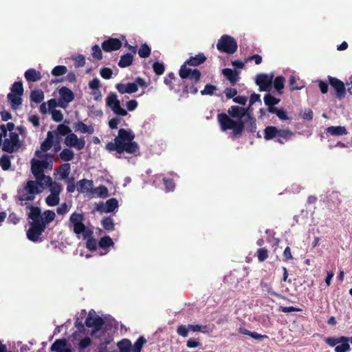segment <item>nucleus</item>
Here are the masks:
<instances>
[{"mask_svg": "<svg viewBox=\"0 0 352 352\" xmlns=\"http://www.w3.org/2000/svg\"><path fill=\"white\" fill-rule=\"evenodd\" d=\"M349 342V338L341 336L340 338L329 337L326 339V342L331 346H334L340 342Z\"/></svg>", "mask_w": 352, "mask_h": 352, "instance_id": "41", "label": "nucleus"}, {"mask_svg": "<svg viewBox=\"0 0 352 352\" xmlns=\"http://www.w3.org/2000/svg\"><path fill=\"white\" fill-rule=\"evenodd\" d=\"M58 94L60 98L59 100V107L63 109H66L68 106V104L74 100V92L67 87H63L59 89Z\"/></svg>", "mask_w": 352, "mask_h": 352, "instance_id": "13", "label": "nucleus"}, {"mask_svg": "<svg viewBox=\"0 0 352 352\" xmlns=\"http://www.w3.org/2000/svg\"><path fill=\"white\" fill-rule=\"evenodd\" d=\"M2 151L8 153L17 152L21 147L19 134L16 132L9 133V138H5L2 142Z\"/></svg>", "mask_w": 352, "mask_h": 352, "instance_id": "9", "label": "nucleus"}, {"mask_svg": "<svg viewBox=\"0 0 352 352\" xmlns=\"http://www.w3.org/2000/svg\"><path fill=\"white\" fill-rule=\"evenodd\" d=\"M162 180L166 192H171L174 190L175 184L173 179L163 177Z\"/></svg>", "mask_w": 352, "mask_h": 352, "instance_id": "49", "label": "nucleus"}, {"mask_svg": "<svg viewBox=\"0 0 352 352\" xmlns=\"http://www.w3.org/2000/svg\"><path fill=\"white\" fill-rule=\"evenodd\" d=\"M84 220L85 217L82 213L75 212L70 215L69 223L72 226L73 231L76 234H82L84 239H87L86 248L90 251H95L98 247L97 241L91 236L93 231L85 226Z\"/></svg>", "mask_w": 352, "mask_h": 352, "instance_id": "3", "label": "nucleus"}, {"mask_svg": "<svg viewBox=\"0 0 352 352\" xmlns=\"http://www.w3.org/2000/svg\"><path fill=\"white\" fill-rule=\"evenodd\" d=\"M113 245L114 243L109 236H104L102 237L98 242L99 247L102 249H107V248L113 246Z\"/></svg>", "mask_w": 352, "mask_h": 352, "instance_id": "40", "label": "nucleus"}, {"mask_svg": "<svg viewBox=\"0 0 352 352\" xmlns=\"http://www.w3.org/2000/svg\"><path fill=\"white\" fill-rule=\"evenodd\" d=\"M23 91L24 89L21 81L15 82L12 85L11 92L8 94L7 98L12 109H16L22 104Z\"/></svg>", "mask_w": 352, "mask_h": 352, "instance_id": "7", "label": "nucleus"}, {"mask_svg": "<svg viewBox=\"0 0 352 352\" xmlns=\"http://www.w3.org/2000/svg\"><path fill=\"white\" fill-rule=\"evenodd\" d=\"M52 132L54 138L56 136V139L58 140V138L60 139V136H67L72 132V130L67 125H65V124H60L58 125L56 130L53 131Z\"/></svg>", "mask_w": 352, "mask_h": 352, "instance_id": "23", "label": "nucleus"}, {"mask_svg": "<svg viewBox=\"0 0 352 352\" xmlns=\"http://www.w3.org/2000/svg\"><path fill=\"white\" fill-rule=\"evenodd\" d=\"M48 187H50V194L59 196L62 190V186L59 183L53 182Z\"/></svg>", "mask_w": 352, "mask_h": 352, "instance_id": "50", "label": "nucleus"}, {"mask_svg": "<svg viewBox=\"0 0 352 352\" xmlns=\"http://www.w3.org/2000/svg\"><path fill=\"white\" fill-rule=\"evenodd\" d=\"M151 52V50L146 43L141 45L138 50L140 57L144 58H148L150 56Z\"/></svg>", "mask_w": 352, "mask_h": 352, "instance_id": "43", "label": "nucleus"}, {"mask_svg": "<svg viewBox=\"0 0 352 352\" xmlns=\"http://www.w3.org/2000/svg\"><path fill=\"white\" fill-rule=\"evenodd\" d=\"M222 74L232 86L235 85L239 80V74L236 70L225 68L222 70Z\"/></svg>", "mask_w": 352, "mask_h": 352, "instance_id": "18", "label": "nucleus"}, {"mask_svg": "<svg viewBox=\"0 0 352 352\" xmlns=\"http://www.w3.org/2000/svg\"><path fill=\"white\" fill-rule=\"evenodd\" d=\"M217 48L219 52L232 54L236 52L238 45L232 36L224 34L219 39Z\"/></svg>", "mask_w": 352, "mask_h": 352, "instance_id": "8", "label": "nucleus"}, {"mask_svg": "<svg viewBox=\"0 0 352 352\" xmlns=\"http://www.w3.org/2000/svg\"><path fill=\"white\" fill-rule=\"evenodd\" d=\"M294 135V133L289 129H279L276 142L283 144L291 140Z\"/></svg>", "mask_w": 352, "mask_h": 352, "instance_id": "19", "label": "nucleus"}, {"mask_svg": "<svg viewBox=\"0 0 352 352\" xmlns=\"http://www.w3.org/2000/svg\"><path fill=\"white\" fill-rule=\"evenodd\" d=\"M24 206L30 209L28 218L32 221L27 231V238L32 242H37L39 241L40 236L46 229L47 225L54 220L56 214L51 210H45L41 213L39 207L34 206L28 203H25Z\"/></svg>", "mask_w": 352, "mask_h": 352, "instance_id": "1", "label": "nucleus"}, {"mask_svg": "<svg viewBox=\"0 0 352 352\" xmlns=\"http://www.w3.org/2000/svg\"><path fill=\"white\" fill-rule=\"evenodd\" d=\"M11 157H12V156H9L6 154H3L0 157V166L3 170H8L10 168Z\"/></svg>", "mask_w": 352, "mask_h": 352, "instance_id": "36", "label": "nucleus"}, {"mask_svg": "<svg viewBox=\"0 0 352 352\" xmlns=\"http://www.w3.org/2000/svg\"><path fill=\"white\" fill-rule=\"evenodd\" d=\"M206 60V57L203 53H199L195 56H190L181 67L179 71V76L182 79H190L198 83L200 81L201 74L197 69H190L186 65L198 66Z\"/></svg>", "mask_w": 352, "mask_h": 352, "instance_id": "4", "label": "nucleus"}, {"mask_svg": "<svg viewBox=\"0 0 352 352\" xmlns=\"http://www.w3.org/2000/svg\"><path fill=\"white\" fill-rule=\"evenodd\" d=\"M101 224L103 228L108 232L113 231L115 229V224L111 217L104 218L102 220Z\"/></svg>", "mask_w": 352, "mask_h": 352, "instance_id": "38", "label": "nucleus"}, {"mask_svg": "<svg viewBox=\"0 0 352 352\" xmlns=\"http://www.w3.org/2000/svg\"><path fill=\"white\" fill-rule=\"evenodd\" d=\"M298 80L299 79H297L294 76H291L289 77V86L291 91L300 90L304 87V85L301 82H297Z\"/></svg>", "mask_w": 352, "mask_h": 352, "instance_id": "39", "label": "nucleus"}, {"mask_svg": "<svg viewBox=\"0 0 352 352\" xmlns=\"http://www.w3.org/2000/svg\"><path fill=\"white\" fill-rule=\"evenodd\" d=\"M146 342L147 340L143 336L139 337L134 343L132 352H141L143 345L146 344Z\"/></svg>", "mask_w": 352, "mask_h": 352, "instance_id": "44", "label": "nucleus"}, {"mask_svg": "<svg viewBox=\"0 0 352 352\" xmlns=\"http://www.w3.org/2000/svg\"><path fill=\"white\" fill-rule=\"evenodd\" d=\"M69 211L68 206L67 203L64 202L57 208L56 212L59 215H64Z\"/></svg>", "mask_w": 352, "mask_h": 352, "instance_id": "64", "label": "nucleus"}, {"mask_svg": "<svg viewBox=\"0 0 352 352\" xmlns=\"http://www.w3.org/2000/svg\"><path fill=\"white\" fill-rule=\"evenodd\" d=\"M70 164L65 163L60 166V175L63 179L68 177L70 173Z\"/></svg>", "mask_w": 352, "mask_h": 352, "instance_id": "54", "label": "nucleus"}, {"mask_svg": "<svg viewBox=\"0 0 352 352\" xmlns=\"http://www.w3.org/2000/svg\"><path fill=\"white\" fill-rule=\"evenodd\" d=\"M190 331L189 325L180 324L177 328V333L178 335L186 338L188 336Z\"/></svg>", "mask_w": 352, "mask_h": 352, "instance_id": "53", "label": "nucleus"}, {"mask_svg": "<svg viewBox=\"0 0 352 352\" xmlns=\"http://www.w3.org/2000/svg\"><path fill=\"white\" fill-rule=\"evenodd\" d=\"M121 47V41L118 38H109L107 40L104 41L101 44V47L105 52L118 50Z\"/></svg>", "mask_w": 352, "mask_h": 352, "instance_id": "16", "label": "nucleus"}, {"mask_svg": "<svg viewBox=\"0 0 352 352\" xmlns=\"http://www.w3.org/2000/svg\"><path fill=\"white\" fill-rule=\"evenodd\" d=\"M60 197L58 195L50 194L45 198V203L48 206H56L59 204Z\"/></svg>", "mask_w": 352, "mask_h": 352, "instance_id": "45", "label": "nucleus"}, {"mask_svg": "<svg viewBox=\"0 0 352 352\" xmlns=\"http://www.w3.org/2000/svg\"><path fill=\"white\" fill-rule=\"evenodd\" d=\"M85 64V58L82 54H78L74 58V65L76 67H83Z\"/></svg>", "mask_w": 352, "mask_h": 352, "instance_id": "62", "label": "nucleus"}, {"mask_svg": "<svg viewBox=\"0 0 352 352\" xmlns=\"http://www.w3.org/2000/svg\"><path fill=\"white\" fill-rule=\"evenodd\" d=\"M106 105L109 107L116 116H126L127 111L121 107L120 101L114 92H111L106 98Z\"/></svg>", "mask_w": 352, "mask_h": 352, "instance_id": "10", "label": "nucleus"}, {"mask_svg": "<svg viewBox=\"0 0 352 352\" xmlns=\"http://www.w3.org/2000/svg\"><path fill=\"white\" fill-rule=\"evenodd\" d=\"M244 129L248 132L253 133L256 130V119L250 114H248L247 120L243 122Z\"/></svg>", "mask_w": 352, "mask_h": 352, "instance_id": "26", "label": "nucleus"}, {"mask_svg": "<svg viewBox=\"0 0 352 352\" xmlns=\"http://www.w3.org/2000/svg\"><path fill=\"white\" fill-rule=\"evenodd\" d=\"M42 191L36 179V181L28 180L23 186V190L18 191V199L21 201H33L35 199V195L42 192Z\"/></svg>", "mask_w": 352, "mask_h": 352, "instance_id": "6", "label": "nucleus"}, {"mask_svg": "<svg viewBox=\"0 0 352 352\" xmlns=\"http://www.w3.org/2000/svg\"><path fill=\"white\" fill-rule=\"evenodd\" d=\"M120 352H131L132 351L131 342L126 338L122 339L117 344Z\"/></svg>", "mask_w": 352, "mask_h": 352, "instance_id": "30", "label": "nucleus"}, {"mask_svg": "<svg viewBox=\"0 0 352 352\" xmlns=\"http://www.w3.org/2000/svg\"><path fill=\"white\" fill-rule=\"evenodd\" d=\"M66 344L65 340H56L51 346V351L60 352L65 350L64 347Z\"/></svg>", "mask_w": 352, "mask_h": 352, "instance_id": "46", "label": "nucleus"}, {"mask_svg": "<svg viewBox=\"0 0 352 352\" xmlns=\"http://www.w3.org/2000/svg\"><path fill=\"white\" fill-rule=\"evenodd\" d=\"M285 78L282 76H278L274 80H272V86L280 94H283L282 90L285 86Z\"/></svg>", "mask_w": 352, "mask_h": 352, "instance_id": "33", "label": "nucleus"}, {"mask_svg": "<svg viewBox=\"0 0 352 352\" xmlns=\"http://www.w3.org/2000/svg\"><path fill=\"white\" fill-rule=\"evenodd\" d=\"M92 56L94 58L97 60H101L102 58V53L101 48L98 45H94L92 47Z\"/></svg>", "mask_w": 352, "mask_h": 352, "instance_id": "56", "label": "nucleus"}, {"mask_svg": "<svg viewBox=\"0 0 352 352\" xmlns=\"http://www.w3.org/2000/svg\"><path fill=\"white\" fill-rule=\"evenodd\" d=\"M104 323V320L102 318L98 315L92 314L91 311H89L85 320V325L87 327L93 328L91 335H94L96 332L100 331Z\"/></svg>", "mask_w": 352, "mask_h": 352, "instance_id": "11", "label": "nucleus"}, {"mask_svg": "<svg viewBox=\"0 0 352 352\" xmlns=\"http://www.w3.org/2000/svg\"><path fill=\"white\" fill-rule=\"evenodd\" d=\"M24 76L28 82H36L41 79V72L32 68L28 69Z\"/></svg>", "mask_w": 352, "mask_h": 352, "instance_id": "24", "label": "nucleus"}, {"mask_svg": "<svg viewBox=\"0 0 352 352\" xmlns=\"http://www.w3.org/2000/svg\"><path fill=\"white\" fill-rule=\"evenodd\" d=\"M54 139L53 132L48 131L46 139L41 144V151L44 152L49 151L54 144Z\"/></svg>", "mask_w": 352, "mask_h": 352, "instance_id": "27", "label": "nucleus"}, {"mask_svg": "<svg viewBox=\"0 0 352 352\" xmlns=\"http://www.w3.org/2000/svg\"><path fill=\"white\" fill-rule=\"evenodd\" d=\"M340 345L335 347V352H347L351 350V347L348 342H342Z\"/></svg>", "mask_w": 352, "mask_h": 352, "instance_id": "58", "label": "nucleus"}, {"mask_svg": "<svg viewBox=\"0 0 352 352\" xmlns=\"http://www.w3.org/2000/svg\"><path fill=\"white\" fill-rule=\"evenodd\" d=\"M257 258L260 262L265 261L268 258V251L265 248H258L257 250Z\"/></svg>", "mask_w": 352, "mask_h": 352, "instance_id": "52", "label": "nucleus"}, {"mask_svg": "<svg viewBox=\"0 0 352 352\" xmlns=\"http://www.w3.org/2000/svg\"><path fill=\"white\" fill-rule=\"evenodd\" d=\"M31 171L36 179H38L39 175L44 173V170L38 163V160L33 158L31 160Z\"/></svg>", "mask_w": 352, "mask_h": 352, "instance_id": "28", "label": "nucleus"}, {"mask_svg": "<svg viewBox=\"0 0 352 352\" xmlns=\"http://www.w3.org/2000/svg\"><path fill=\"white\" fill-rule=\"evenodd\" d=\"M74 128L76 131H78L82 133L92 134L94 131L93 126H87L81 121H78L75 123Z\"/></svg>", "mask_w": 352, "mask_h": 352, "instance_id": "32", "label": "nucleus"}, {"mask_svg": "<svg viewBox=\"0 0 352 352\" xmlns=\"http://www.w3.org/2000/svg\"><path fill=\"white\" fill-rule=\"evenodd\" d=\"M135 137V133L131 129H120L113 142L106 144L105 149L109 153L116 151L118 158H120L124 152L136 155L139 153L140 146L134 141Z\"/></svg>", "mask_w": 352, "mask_h": 352, "instance_id": "2", "label": "nucleus"}, {"mask_svg": "<svg viewBox=\"0 0 352 352\" xmlns=\"http://www.w3.org/2000/svg\"><path fill=\"white\" fill-rule=\"evenodd\" d=\"M328 80L330 85L335 91L336 98L341 100L346 95V88L344 82L337 78L329 76Z\"/></svg>", "mask_w": 352, "mask_h": 352, "instance_id": "14", "label": "nucleus"}, {"mask_svg": "<svg viewBox=\"0 0 352 352\" xmlns=\"http://www.w3.org/2000/svg\"><path fill=\"white\" fill-rule=\"evenodd\" d=\"M217 90V87L211 84H206L203 90L201 91L202 96H212L215 91Z\"/></svg>", "mask_w": 352, "mask_h": 352, "instance_id": "48", "label": "nucleus"}, {"mask_svg": "<svg viewBox=\"0 0 352 352\" xmlns=\"http://www.w3.org/2000/svg\"><path fill=\"white\" fill-rule=\"evenodd\" d=\"M174 80H175V74L173 72H170L166 77L164 78V82L172 90L174 89V85L173 83Z\"/></svg>", "mask_w": 352, "mask_h": 352, "instance_id": "55", "label": "nucleus"}, {"mask_svg": "<svg viewBox=\"0 0 352 352\" xmlns=\"http://www.w3.org/2000/svg\"><path fill=\"white\" fill-rule=\"evenodd\" d=\"M60 157L64 162L72 161L74 158V153L69 148H64L60 153Z\"/></svg>", "mask_w": 352, "mask_h": 352, "instance_id": "37", "label": "nucleus"}, {"mask_svg": "<svg viewBox=\"0 0 352 352\" xmlns=\"http://www.w3.org/2000/svg\"><path fill=\"white\" fill-rule=\"evenodd\" d=\"M96 191L100 197L106 198L109 196V191L105 186H100L96 189Z\"/></svg>", "mask_w": 352, "mask_h": 352, "instance_id": "57", "label": "nucleus"}, {"mask_svg": "<svg viewBox=\"0 0 352 352\" xmlns=\"http://www.w3.org/2000/svg\"><path fill=\"white\" fill-rule=\"evenodd\" d=\"M273 78V74H258L256 78V83L259 86V90L261 91H270L272 88Z\"/></svg>", "mask_w": 352, "mask_h": 352, "instance_id": "12", "label": "nucleus"}, {"mask_svg": "<svg viewBox=\"0 0 352 352\" xmlns=\"http://www.w3.org/2000/svg\"><path fill=\"white\" fill-rule=\"evenodd\" d=\"M278 131L277 127L274 126H267L263 131L264 138L265 140H270L275 138H277L278 135Z\"/></svg>", "mask_w": 352, "mask_h": 352, "instance_id": "25", "label": "nucleus"}, {"mask_svg": "<svg viewBox=\"0 0 352 352\" xmlns=\"http://www.w3.org/2000/svg\"><path fill=\"white\" fill-rule=\"evenodd\" d=\"M44 99V93L41 89L33 90L30 93V100L35 103H41Z\"/></svg>", "mask_w": 352, "mask_h": 352, "instance_id": "35", "label": "nucleus"}, {"mask_svg": "<svg viewBox=\"0 0 352 352\" xmlns=\"http://www.w3.org/2000/svg\"><path fill=\"white\" fill-rule=\"evenodd\" d=\"M246 113L247 109L239 106H232L228 109L229 115L232 118H238L239 120H241V118L245 116Z\"/></svg>", "mask_w": 352, "mask_h": 352, "instance_id": "22", "label": "nucleus"}, {"mask_svg": "<svg viewBox=\"0 0 352 352\" xmlns=\"http://www.w3.org/2000/svg\"><path fill=\"white\" fill-rule=\"evenodd\" d=\"M118 207V201L115 198H111L108 199L104 206H102L99 208V210L104 212H113Z\"/></svg>", "mask_w": 352, "mask_h": 352, "instance_id": "21", "label": "nucleus"}, {"mask_svg": "<svg viewBox=\"0 0 352 352\" xmlns=\"http://www.w3.org/2000/svg\"><path fill=\"white\" fill-rule=\"evenodd\" d=\"M112 69L109 67H102L100 69V75L104 79H110L112 76Z\"/></svg>", "mask_w": 352, "mask_h": 352, "instance_id": "61", "label": "nucleus"}, {"mask_svg": "<svg viewBox=\"0 0 352 352\" xmlns=\"http://www.w3.org/2000/svg\"><path fill=\"white\" fill-rule=\"evenodd\" d=\"M67 72V68L65 65H58L53 68L52 74L54 76H60L65 75Z\"/></svg>", "mask_w": 352, "mask_h": 352, "instance_id": "47", "label": "nucleus"}, {"mask_svg": "<svg viewBox=\"0 0 352 352\" xmlns=\"http://www.w3.org/2000/svg\"><path fill=\"white\" fill-rule=\"evenodd\" d=\"M191 81H192V85L191 86H188V85L184 86V92H185L186 94L190 93L192 94H196L198 92V89L196 87L195 85L197 83H195V82L192 81V80H191Z\"/></svg>", "mask_w": 352, "mask_h": 352, "instance_id": "60", "label": "nucleus"}, {"mask_svg": "<svg viewBox=\"0 0 352 352\" xmlns=\"http://www.w3.org/2000/svg\"><path fill=\"white\" fill-rule=\"evenodd\" d=\"M326 130L327 133L336 136L343 135L347 133L346 129L342 126H331L328 127Z\"/></svg>", "mask_w": 352, "mask_h": 352, "instance_id": "31", "label": "nucleus"}, {"mask_svg": "<svg viewBox=\"0 0 352 352\" xmlns=\"http://www.w3.org/2000/svg\"><path fill=\"white\" fill-rule=\"evenodd\" d=\"M153 69L155 74L157 76H160L164 74L165 71L164 65L162 63L155 62L153 64Z\"/></svg>", "mask_w": 352, "mask_h": 352, "instance_id": "51", "label": "nucleus"}, {"mask_svg": "<svg viewBox=\"0 0 352 352\" xmlns=\"http://www.w3.org/2000/svg\"><path fill=\"white\" fill-rule=\"evenodd\" d=\"M201 345V344L198 338H190L186 342L187 347L190 349L197 348Z\"/></svg>", "mask_w": 352, "mask_h": 352, "instance_id": "63", "label": "nucleus"}, {"mask_svg": "<svg viewBox=\"0 0 352 352\" xmlns=\"http://www.w3.org/2000/svg\"><path fill=\"white\" fill-rule=\"evenodd\" d=\"M94 187V182L87 179H82L77 182V190L80 192L90 191Z\"/></svg>", "mask_w": 352, "mask_h": 352, "instance_id": "20", "label": "nucleus"}, {"mask_svg": "<svg viewBox=\"0 0 352 352\" xmlns=\"http://www.w3.org/2000/svg\"><path fill=\"white\" fill-rule=\"evenodd\" d=\"M221 129L226 131L232 129V135L234 136L241 135L244 130L243 121L242 120H234L226 113H219L217 116Z\"/></svg>", "mask_w": 352, "mask_h": 352, "instance_id": "5", "label": "nucleus"}, {"mask_svg": "<svg viewBox=\"0 0 352 352\" xmlns=\"http://www.w3.org/2000/svg\"><path fill=\"white\" fill-rule=\"evenodd\" d=\"M116 87L121 94H133L138 90L137 84L133 82H129L126 84L118 83L116 84Z\"/></svg>", "mask_w": 352, "mask_h": 352, "instance_id": "17", "label": "nucleus"}, {"mask_svg": "<svg viewBox=\"0 0 352 352\" xmlns=\"http://www.w3.org/2000/svg\"><path fill=\"white\" fill-rule=\"evenodd\" d=\"M36 179L38 182V184H40V187L42 189V190L45 187H48L53 182L52 177L50 176L45 175L44 173L39 175L38 177V179Z\"/></svg>", "mask_w": 352, "mask_h": 352, "instance_id": "34", "label": "nucleus"}, {"mask_svg": "<svg viewBox=\"0 0 352 352\" xmlns=\"http://www.w3.org/2000/svg\"><path fill=\"white\" fill-rule=\"evenodd\" d=\"M51 114L52 120L55 122H61L63 119V115L60 110H52Z\"/></svg>", "mask_w": 352, "mask_h": 352, "instance_id": "59", "label": "nucleus"}, {"mask_svg": "<svg viewBox=\"0 0 352 352\" xmlns=\"http://www.w3.org/2000/svg\"><path fill=\"white\" fill-rule=\"evenodd\" d=\"M133 60V56L130 53H126L121 56L118 62V66L121 68H124L130 66Z\"/></svg>", "mask_w": 352, "mask_h": 352, "instance_id": "29", "label": "nucleus"}, {"mask_svg": "<svg viewBox=\"0 0 352 352\" xmlns=\"http://www.w3.org/2000/svg\"><path fill=\"white\" fill-rule=\"evenodd\" d=\"M264 102L267 106H274L278 104L280 101L279 98H276L271 94H266L264 96Z\"/></svg>", "mask_w": 352, "mask_h": 352, "instance_id": "42", "label": "nucleus"}, {"mask_svg": "<svg viewBox=\"0 0 352 352\" xmlns=\"http://www.w3.org/2000/svg\"><path fill=\"white\" fill-rule=\"evenodd\" d=\"M64 143L66 146L74 147L78 151L83 149L85 146V138H78L75 133L72 132L66 136Z\"/></svg>", "mask_w": 352, "mask_h": 352, "instance_id": "15", "label": "nucleus"}]
</instances>
